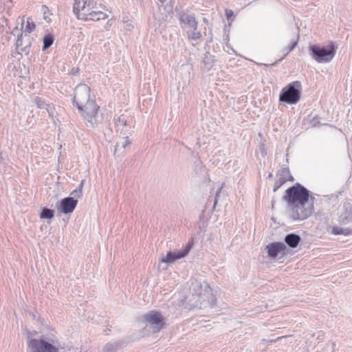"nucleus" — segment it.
<instances>
[{
	"label": "nucleus",
	"mask_w": 352,
	"mask_h": 352,
	"mask_svg": "<svg viewBox=\"0 0 352 352\" xmlns=\"http://www.w3.org/2000/svg\"><path fill=\"white\" fill-rule=\"evenodd\" d=\"M309 191L298 183L286 190L283 200L287 203L293 220L302 221L312 214L314 203L309 200Z\"/></svg>",
	"instance_id": "f257e3e1"
},
{
	"label": "nucleus",
	"mask_w": 352,
	"mask_h": 352,
	"mask_svg": "<svg viewBox=\"0 0 352 352\" xmlns=\"http://www.w3.org/2000/svg\"><path fill=\"white\" fill-rule=\"evenodd\" d=\"M91 89L85 84L78 85L74 91L73 103L77 107L88 127L94 128L102 121L98 114L99 106L91 98Z\"/></svg>",
	"instance_id": "f03ea898"
},
{
	"label": "nucleus",
	"mask_w": 352,
	"mask_h": 352,
	"mask_svg": "<svg viewBox=\"0 0 352 352\" xmlns=\"http://www.w3.org/2000/svg\"><path fill=\"white\" fill-rule=\"evenodd\" d=\"M190 309L206 308L215 304L212 290L205 282L195 281L192 283L191 298L188 300Z\"/></svg>",
	"instance_id": "7ed1b4c3"
},
{
	"label": "nucleus",
	"mask_w": 352,
	"mask_h": 352,
	"mask_svg": "<svg viewBox=\"0 0 352 352\" xmlns=\"http://www.w3.org/2000/svg\"><path fill=\"white\" fill-rule=\"evenodd\" d=\"M302 85L300 81H294L281 90L279 101L289 104H296L300 99Z\"/></svg>",
	"instance_id": "20e7f679"
},
{
	"label": "nucleus",
	"mask_w": 352,
	"mask_h": 352,
	"mask_svg": "<svg viewBox=\"0 0 352 352\" xmlns=\"http://www.w3.org/2000/svg\"><path fill=\"white\" fill-rule=\"evenodd\" d=\"M140 321L153 333H157L164 327L165 318L157 311H150L140 318Z\"/></svg>",
	"instance_id": "39448f33"
},
{
	"label": "nucleus",
	"mask_w": 352,
	"mask_h": 352,
	"mask_svg": "<svg viewBox=\"0 0 352 352\" xmlns=\"http://www.w3.org/2000/svg\"><path fill=\"white\" fill-rule=\"evenodd\" d=\"M309 50L311 52V58L318 63L330 62L336 54V50L332 43L327 47L312 45L309 47Z\"/></svg>",
	"instance_id": "423d86ee"
},
{
	"label": "nucleus",
	"mask_w": 352,
	"mask_h": 352,
	"mask_svg": "<svg viewBox=\"0 0 352 352\" xmlns=\"http://www.w3.org/2000/svg\"><path fill=\"white\" fill-rule=\"evenodd\" d=\"M27 334L28 348L30 352H58V349L52 344L32 338L30 331H28Z\"/></svg>",
	"instance_id": "0eeeda50"
},
{
	"label": "nucleus",
	"mask_w": 352,
	"mask_h": 352,
	"mask_svg": "<svg viewBox=\"0 0 352 352\" xmlns=\"http://www.w3.org/2000/svg\"><path fill=\"white\" fill-rule=\"evenodd\" d=\"M190 245H188L185 247L182 250L178 252H168L166 256H162L160 263H159V268L165 270L167 269L168 263H171L175 262L177 259H180L182 258L185 257L189 252L190 250Z\"/></svg>",
	"instance_id": "6e6552de"
},
{
	"label": "nucleus",
	"mask_w": 352,
	"mask_h": 352,
	"mask_svg": "<svg viewBox=\"0 0 352 352\" xmlns=\"http://www.w3.org/2000/svg\"><path fill=\"white\" fill-rule=\"evenodd\" d=\"M115 126L118 133H120V136H128L130 133V120L131 118L124 114L119 116L118 118H114Z\"/></svg>",
	"instance_id": "1a4fd4ad"
},
{
	"label": "nucleus",
	"mask_w": 352,
	"mask_h": 352,
	"mask_svg": "<svg viewBox=\"0 0 352 352\" xmlns=\"http://www.w3.org/2000/svg\"><path fill=\"white\" fill-rule=\"evenodd\" d=\"M31 45V37L29 35H25L23 32L18 35L16 41V50L19 54H29Z\"/></svg>",
	"instance_id": "9d476101"
},
{
	"label": "nucleus",
	"mask_w": 352,
	"mask_h": 352,
	"mask_svg": "<svg viewBox=\"0 0 352 352\" xmlns=\"http://www.w3.org/2000/svg\"><path fill=\"white\" fill-rule=\"evenodd\" d=\"M77 203L78 200L74 199V197H65L59 202L57 208L64 214H69L74 211Z\"/></svg>",
	"instance_id": "9b49d317"
},
{
	"label": "nucleus",
	"mask_w": 352,
	"mask_h": 352,
	"mask_svg": "<svg viewBox=\"0 0 352 352\" xmlns=\"http://www.w3.org/2000/svg\"><path fill=\"white\" fill-rule=\"evenodd\" d=\"M181 27L187 31L190 28H197V22L193 14L182 12L179 16Z\"/></svg>",
	"instance_id": "f8f14e48"
},
{
	"label": "nucleus",
	"mask_w": 352,
	"mask_h": 352,
	"mask_svg": "<svg viewBox=\"0 0 352 352\" xmlns=\"http://www.w3.org/2000/svg\"><path fill=\"white\" fill-rule=\"evenodd\" d=\"M339 222L341 224L352 223V204L351 203L345 202L343 204L342 210L339 216Z\"/></svg>",
	"instance_id": "ddd939ff"
},
{
	"label": "nucleus",
	"mask_w": 352,
	"mask_h": 352,
	"mask_svg": "<svg viewBox=\"0 0 352 352\" xmlns=\"http://www.w3.org/2000/svg\"><path fill=\"white\" fill-rule=\"evenodd\" d=\"M266 248L267 250L268 256L271 258H275L280 252L284 251L287 247L283 242H274L268 244Z\"/></svg>",
	"instance_id": "4468645a"
},
{
	"label": "nucleus",
	"mask_w": 352,
	"mask_h": 352,
	"mask_svg": "<svg viewBox=\"0 0 352 352\" xmlns=\"http://www.w3.org/2000/svg\"><path fill=\"white\" fill-rule=\"evenodd\" d=\"M119 139L114 148V155L118 156L122 155L126 151V147L131 144L129 136H120Z\"/></svg>",
	"instance_id": "2eb2a0df"
},
{
	"label": "nucleus",
	"mask_w": 352,
	"mask_h": 352,
	"mask_svg": "<svg viewBox=\"0 0 352 352\" xmlns=\"http://www.w3.org/2000/svg\"><path fill=\"white\" fill-rule=\"evenodd\" d=\"M97 8L96 2L94 0H88L85 8L80 12L78 19L89 21V17L94 9Z\"/></svg>",
	"instance_id": "dca6fc26"
},
{
	"label": "nucleus",
	"mask_w": 352,
	"mask_h": 352,
	"mask_svg": "<svg viewBox=\"0 0 352 352\" xmlns=\"http://www.w3.org/2000/svg\"><path fill=\"white\" fill-rule=\"evenodd\" d=\"M21 32L25 35H28V34H30L36 28V25L32 18L30 16L27 17L26 20H25V17H23L21 20Z\"/></svg>",
	"instance_id": "f3484780"
},
{
	"label": "nucleus",
	"mask_w": 352,
	"mask_h": 352,
	"mask_svg": "<svg viewBox=\"0 0 352 352\" xmlns=\"http://www.w3.org/2000/svg\"><path fill=\"white\" fill-rule=\"evenodd\" d=\"M32 102L36 105V107L39 109H45L49 114L50 117L54 116V108L51 107L48 104H47L44 100L38 96H34L32 99Z\"/></svg>",
	"instance_id": "a211bd4d"
},
{
	"label": "nucleus",
	"mask_w": 352,
	"mask_h": 352,
	"mask_svg": "<svg viewBox=\"0 0 352 352\" xmlns=\"http://www.w3.org/2000/svg\"><path fill=\"white\" fill-rule=\"evenodd\" d=\"M285 241L290 248H294L297 247L300 241V237L296 234H289L286 235Z\"/></svg>",
	"instance_id": "6ab92c4d"
},
{
	"label": "nucleus",
	"mask_w": 352,
	"mask_h": 352,
	"mask_svg": "<svg viewBox=\"0 0 352 352\" xmlns=\"http://www.w3.org/2000/svg\"><path fill=\"white\" fill-rule=\"evenodd\" d=\"M107 16L108 15L105 12L99 10L98 8L97 7V8L94 9V11L91 13L89 17V20L97 21L105 19Z\"/></svg>",
	"instance_id": "aec40b11"
},
{
	"label": "nucleus",
	"mask_w": 352,
	"mask_h": 352,
	"mask_svg": "<svg viewBox=\"0 0 352 352\" xmlns=\"http://www.w3.org/2000/svg\"><path fill=\"white\" fill-rule=\"evenodd\" d=\"M120 346L121 344L119 341H111L104 346L102 352H116Z\"/></svg>",
	"instance_id": "412c9836"
},
{
	"label": "nucleus",
	"mask_w": 352,
	"mask_h": 352,
	"mask_svg": "<svg viewBox=\"0 0 352 352\" xmlns=\"http://www.w3.org/2000/svg\"><path fill=\"white\" fill-rule=\"evenodd\" d=\"M188 38L191 41H197L202 35L200 31L197 30V28H191L186 31Z\"/></svg>",
	"instance_id": "4be33fe9"
},
{
	"label": "nucleus",
	"mask_w": 352,
	"mask_h": 352,
	"mask_svg": "<svg viewBox=\"0 0 352 352\" xmlns=\"http://www.w3.org/2000/svg\"><path fill=\"white\" fill-rule=\"evenodd\" d=\"M87 1L88 0H74L73 11L77 17H78L80 12L85 8Z\"/></svg>",
	"instance_id": "5701e85b"
},
{
	"label": "nucleus",
	"mask_w": 352,
	"mask_h": 352,
	"mask_svg": "<svg viewBox=\"0 0 352 352\" xmlns=\"http://www.w3.org/2000/svg\"><path fill=\"white\" fill-rule=\"evenodd\" d=\"M331 233L334 235H348L351 233V231L349 229L347 228H342L338 226H333L331 229Z\"/></svg>",
	"instance_id": "b1692460"
},
{
	"label": "nucleus",
	"mask_w": 352,
	"mask_h": 352,
	"mask_svg": "<svg viewBox=\"0 0 352 352\" xmlns=\"http://www.w3.org/2000/svg\"><path fill=\"white\" fill-rule=\"evenodd\" d=\"M54 216V211L52 209H49L47 208H44L41 214H40V218L41 219H52Z\"/></svg>",
	"instance_id": "393cba45"
},
{
	"label": "nucleus",
	"mask_w": 352,
	"mask_h": 352,
	"mask_svg": "<svg viewBox=\"0 0 352 352\" xmlns=\"http://www.w3.org/2000/svg\"><path fill=\"white\" fill-rule=\"evenodd\" d=\"M43 50H45L48 49L54 42V37L52 34H47L43 37Z\"/></svg>",
	"instance_id": "a878e982"
},
{
	"label": "nucleus",
	"mask_w": 352,
	"mask_h": 352,
	"mask_svg": "<svg viewBox=\"0 0 352 352\" xmlns=\"http://www.w3.org/2000/svg\"><path fill=\"white\" fill-rule=\"evenodd\" d=\"M84 185V180H82L80 182V184L78 186V188L74 190H73L71 193L72 195H73L74 199V198H80L82 195V188Z\"/></svg>",
	"instance_id": "bb28decb"
},
{
	"label": "nucleus",
	"mask_w": 352,
	"mask_h": 352,
	"mask_svg": "<svg viewBox=\"0 0 352 352\" xmlns=\"http://www.w3.org/2000/svg\"><path fill=\"white\" fill-rule=\"evenodd\" d=\"M41 10H42V12H43V19L47 23H50L51 21L50 16L52 14H51L50 11L49 10L48 8L45 6H43Z\"/></svg>",
	"instance_id": "cd10ccee"
},
{
	"label": "nucleus",
	"mask_w": 352,
	"mask_h": 352,
	"mask_svg": "<svg viewBox=\"0 0 352 352\" xmlns=\"http://www.w3.org/2000/svg\"><path fill=\"white\" fill-rule=\"evenodd\" d=\"M224 186H225V183H222L221 186L217 189V190L216 192L215 197H214V206H213L214 209L215 208L216 206L217 205L219 197L220 196V194H221V190L223 188Z\"/></svg>",
	"instance_id": "c85d7f7f"
},
{
	"label": "nucleus",
	"mask_w": 352,
	"mask_h": 352,
	"mask_svg": "<svg viewBox=\"0 0 352 352\" xmlns=\"http://www.w3.org/2000/svg\"><path fill=\"white\" fill-rule=\"evenodd\" d=\"M285 182V180L283 179H280L279 180H276L274 186V192H276Z\"/></svg>",
	"instance_id": "c756f323"
},
{
	"label": "nucleus",
	"mask_w": 352,
	"mask_h": 352,
	"mask_svg": "<svg viewBox=\"0 0 352 352\" xmlns=\"http://www.w3.org/2000/svg\"><path fill=\"white\" fill-rule=\"evenodd\" d=\"M298 36L297 37V39L296 41H294L289 47H288L287 50V52L286 54H288L289 52H291L292 50H293L294 49V47L297 45L298 44Z\"/></svg>",
	"instance_id": "7c9ffc66"
},
{
	"label": "nucleus",
	"mask_w": 352,
	"mask_h": 352,
	"mask_svg": "<svg viewBox=\"0 0 352 352\" xmlns=\"http://www.w3.org/2000/svg\"><path fill=\"white\" fill-rule=\"evenodd\" d=\"M21 32H22V30H21V29H20V30H19L18 27H17V26H16V27L13 29V30L12 31V35H14V36H18V35H20V33H21Z\"/></svg>",
	"instance_id": "2f4dec72"
},
{
	"label": "nucleus",
	"mask_w": 352,
	"mask_h": 352,
	"mask_svg": "<svg viewBox=\"0 0 352 352\" xmlns=\"http://www.w3.org/2000/svg\"><path fill=\"white\" fill-rule=\"evenodd\" d=\"M226 15L227 19L229 20L234 15V12L232 10H226Z\"/></svg>",
	"instance_id": "473e14b6"
},
{
	"label": "nucleus",
	"mask_w": 352,
	"mask_h": 352,
	"mask_svg": "<svg viewBox=\"0 0 352 352\" xmlns=\"http://www.w3.org/2000/svg\"><path fill=\"white\" fill-rule=\"evenodd\" d=\"M125 28L128 30H131L133 28V25H132V23L131 22L126 21L125 22Z\"/></svg>",
	"instance_id": "72a5a7b5"
},
{
	"label": "nucleus",
	"mask_w": 352,
	"mask_h": 352,
	"mask_svg": "<svg viewBox=\"0 0 352 352\" xmlns=\"http://www.w3.org/2000/svg\"><path fill=\"white\" fill-rule=\"evenodd\" d=\"M287 336H280V337H278L276 338H273V339L270 340V342H276V341H278L279 340H281L282 338H287Z\"/></svg>",
	"instance_id": "f704fd0d"
},
{
	"label": "nucleus",
	"mask_w": 352,
	"mask_h": 352,
	"mask_svg": "<svg viewBox=\"0 0 352 352\" xmlns=\"http://www.w3.org/2000/svg\"><path fill=\"white\" fill-rule=\"evenodd\" d=\"M2 20H3L6 22V23L7 24V19H5L4 17H2Z\"/></svg>",
	"instance_id": "c9c22d12"
},
{
	"label": "nucleus",
	"mask_w": 352,
	"mask_h": 352,
	"mask_svg": "<svg viewBox=\"0 0 352 352\" xmlns=\"http://www.w3.org/2000/svg\"><path fill=\"white\" fill-rule=\"evenodd\" d=\"M190 298H191V297L188 298H186V300H189V299H190ZM187 303H188V305H189L188 301H187Z\"/></svg>",
	"instance_id": "e433bc0d"
},
{
	"label": "nucleus",
	"mask_w": 352,
	"mask_h": 352,
	"mask_svg": "<svg viewBox=\"0 0 352 352\" xmlns=\"http://www.w3.org/2000/svg\"><path fill=\"white\" fill-rule=\"evenodd\" d=\"M161 2L165 1L166 0H159Z\"/></svg>",
	"instance_id": "4c0bfd02"
},
{
	"label": "nucleus",
	"mask_w": 352,
	"mask_h": 352,
	"mask_svg": "<svg viewBox=\"0 0 352 352\" xmlns=\"http://www.w3.org/2000/svg\"><path fill=\"white\" fill-rule=\"evenodd\" d=\"M1 155H2V153H0V158H1V159L2 158Z\"/></svg>",
	"instance_id": "58836bf2"
}]
</instances>
